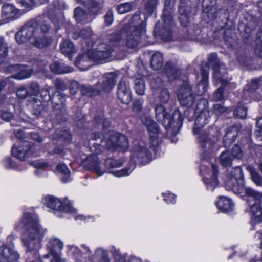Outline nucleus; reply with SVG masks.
<instances>
[{"mask_svg": "<svg viewBox=\"0 0 262 262\" xmlns=\"http://www.w3.org/2000/svg\"><path fill=\"white\" fill-rule=\"evenodd\" d=\"M208 101L205 99H200L193 111L194 113L199 115L196 117L193 127L194 135L200 134L198 137L200 146L205 149L211 143L210 138L206 133L201 132L202 128L208 123L211 119V112L208 108Z\"/></svg>", "mask_w": 262, "mask_h": 262, "instance_id": "f257e3e1", "label": "nucleus"}, {"mask_svg": "<svg viewBox=\"0 0 262 262\" xmlns=\"http://www.w3.org/2000/svg\"><path fill=\"white\" fill-rule=\"evenodd\" d=\"M107 40L104 42H98L96 47L90 50L93 62L103 63L110 61L115 49L123 46L124 43L122 34H111L108 35Z\"/></svg>", "mask_w": 262, "mask_h": 262, "instance_id": "f03ea898", "label": "nucleus"}, {"mask_svg": "<svg viewBox=\"0 0 262 262\" xmlns=\"http://www.w3.org/2000/svg\"><path fill=\"white\" fill-rule=\"evenodd\" d=\"M159 0H144V13L142 19L141 12L137 11L128 23H125L121 29L122 33H145L146 32V21L149 16L155 11Z\"/></svg>", "mask_w": 262, "mask_h": 262, "instance_id": "7ed1b4c3", "label": "nucleus"}, {"mask_svg": "<svg viewBox=\"0 0 262 262\" xmlns=\"http://www.w3.org/2000/svg\"><path fill=\"white\" fill-rule=\"evenodd\" d=\"M155 117L159 122H161L167 133L175 136L179 132L183 124L184 118L178 109H176L172 115L166 111L162 104H157L155 107Z\"/></svg>", "mask_w": 262, "mask_h": 262, "instance_id": "20e7f679", "label": "nucleus"}, {"mask_svg": "<svg viewBox=\"0 0 262 262\" xmlns=\"http://www.w3.org/2000/svg\"><path fill=\"white\" fill-rule=\"evenodd\" d=\"M17 230L24 228L26 237L30 240H42L46 229L39 224L38 218L33 214L25 212L21 221L15 225Z\"/></svg>", "mask_w": 262, "mask_h": 262, "instance_id": "39448f33", "label": "nucleus"}, {"mask_svg": "<svg viewBox=\"0 0 262 262\" xmlns=\"http://www.w3.org/2000/svg\"><path fill=\"white\" fill-rule=\"evenodd\" d=\"M117 133L108 132L105 135L99 133H95L92 136V139L90 143V149L92 152L100 154L104 148L108 150L116 149V142L117 141Z\"/></svg>", "mask_w": 262, "mask_h": 262, "instance_id": "423d86ee", "label": "nucleus"}, {"mask_svg": "<svg viewBox=\"0 0 262 262\" xmlns=\"http://www.w3.org/2000/svg\"><path fill=\"white\" fill-rule=\"evenodd\" d=\"M225 186L227 190L232 191L242 198H244L246 193L251 194L253 193L251 188L244 186V176L239 166L232 169L231 176L225 181Z\"/></svg>", "mask_w": 262, "mask_h": 262, "instance_id": "0eeeda50", "label": "nucleus"}, {"mask_svg": "<svg viewBox=\"0 0 262 262\" xmlns=\"http://www.w3.org/2000/svg\"><path fill=\"white\" fill-rule=\"evenodd\" d=\"M207 66L205 68H208L209 66H211L214 71V77L221 83L224 86L229 85L231 78L226 76L227 72L225 69V64L221 62L217 58L216 53H212L208 55Z\"/></svg>", "mask_w": 262, "mask_h": 262, "instance_id": "6e6552de", "label": "nucleus"}, {"mask_svg": "<svg viewBox=\"0 0 262 262\" xmlns=\"http://www.w3.org/2000/svg\"><path fill=\"white\" fill-rule=\"evenodd\" d=\"M63 246L62 242L58 238L49 240L47 245L49 253L43 256L41 262H66L64 259H60L59 254Z\"/></svg>", "mask_w": 262, "mask_h": 262, "instance_id": "1a4fd4ad", "label": "nucleus"}, {"mask_svg": "<svg viewBox=\"0 0 262 262\" xmlns=\"http://www.w3.org/2000/svg\"><path fill=\"white\" fill-rule=\"evenodd\" d=\"M178 99L181 105L191 107L196 100V95L188 80L183 82L178 92Z\"/></svg>", "mask_w": 262, "mask_h": 262, "instance_id": "9d476101", "label": "nucleus"}, {"mask_svg": "<svg viewBox=\"0 0 262 262\" xmlns=\"http://www.w3.org/2000/svg\"><path fill=\"white\" fill-rule=\"evenodd\" d=\"M176 2V0H165L164 1L162 19L164 22L163 28L168 33H170L175 27L173 18Z\"/></svg>", "mask_w": 262, "mask_h": 262, "instance_id": "9b49d317", "label": "nucleus"}, {"mask_svg": "<svg viewBox=\"0 0 262 262\" xmlns=\"http://www.w3.org/2000/svg\"><path fill=\"white\" fill-rule=\"evenodd\" d=\"M132 157L136 163L145 165L151 161V153L144 143L139 142L134 145Z\"/></svg>", "mask_w": 262, "mask_h": 262, "instance_id": "f8f14e48", "label": "nucleus"}, {"mask_svg": "<svg viewBox=\"0 0 262 262\" xmlns=\"http://www.w3.org/2000/svg\"><path fill=\"white\" fill-rule=\"evenodd\" d=\"M192 6L191 0H180L178 7L179 19L183 27H188L190 23Z\"/></svg>", "mask_w": 262, "mask_h": 262, "instance_id": "ddd939ff", "label": "nucleus"}, {"mask_svg": "<svg viewBox=\"0 0 262 262\" xmlns=\"http://www.w3.org/2000/svg\"><path fill=\"white\" fill-rule=\"evenodd\" d=\"M118 75L117 72H108L103 75L96 83L98 89H100V93L101 92L106 93L110 92L116 84Z\"/></svg>", "mask_w": 262, "mask_h": 262, "instance_id": "4468645a", "label": "nucleus"}, {"mask_svg": "<svg viewBox=\"0 0 262 262\" xmlns=\"http://www.w3.org/2000/svg\"><path fill=\"white\" fill-rule=\"evenodd\" d=\"M123 164L122 160H115L112 158L106 159L104 165L105 168L108 170V172L114 174L116 177H120L129 175L135 168L133 165L132 167H125L120 170H113L112 169L121 166Z\"/></svg>", "mask_w": 262, "mask_h": 262, "instance_id": "2eb2a0df", "label": "nucleus"}, {"mask_svg": "<svg viewBox=\"0 0 262 262\" xmlns=\"http://www.w3.org/2000/svg\"><path fill=\"white\" fill-rule=\"evenodd\" d=\"M45 204L53 210L64 211L65 212L75 213L76 210L73 208L69 202H62L60 199L54 196H48L45 198Z\"/></svg>", "mask_w": 262, "mask_h": 262, "instance_id": "dca6fc26", "label": "nucleus"}, {"mask_svg": "<svg viewBox=\"0 0 262 262\" xmlns=\"http://www.w3.org/2000/svg\"><path fill=\"white\" fill-rule=\"evenodd\" d=\"M34 150V143L27 141H23L21 145L17 147L14 146L12 148L11 152L13 156L24 161L32 155Z\"/></svg>", "mask_w": 262, "mask_h": 262, "instance_id": "f3484780", "label": "nucleus"}, {"mask_svg": "<svg viewBox=\"0 0 262 262\" xmlns=\"http://www.w3.org/2000/svg\"><path fill=\"white\" fill-rule=\"evenodd\" d=\"M93 152V154L88 156L85 159L81 161V165L85 169L94 171L98 176H100L104 173L105 171V170H101L97 156L98 154Z\"/></svg>", "mask_w": 262, "mask_h": 262, "instance_id": "a211bd4d", "label": "nucleus"}, {"mask_svg": "<svg viewBox=\"0 0 262 262\" xmlns=\"http://www.w3.org/2000/svg\"><path fill=\"white\" fill-rule=\"evenodd\" d=\"M117 97L120 101L124 104H128L132 100V93L128 81L121 79L117 86Z\"/></svg>", "mask_w": 262, "mask_h": 262, "instance_id": "6ab92c4d", "label": "nucleus"}, {"mask_svg": "<svg viewBox=\"0 0 262 262\" xmlns=\"http://www.w3.org/2000/svg\"><path fill=\"white\" fill-rule=\"evenodd\" d=\"M143 124L146 126L153 145L158 144V136L160 130L157 123L149 117H144L142 118Z\"/></svg>", "mask_w": 262, "mask_h": 262, "instance_id": "aec40b11", "label": "nucleus"}, {"mask_svg": "<svg viewBox=\"0 0 262 262\" xmlns=\"http://www.w3.org/2000/svg\"><path fill=\"white\" fill-rule=\"evenodd\" d=\"M19 255L12 247L5 244L0 246V262H18Z\"/></svg>", "mask_w": 262, "mask_h": 262, "instance_id": "412c9836", "label": "nucleus"}, {"mask_svg": "<svg viewBox=\"0 0 262 262\" xmlns=\"http://www.w3.org/2000/svg\"><path fill=\"white\" fill-rule=\"evenodd\" d=\"M216 0H203L202 3V11L204 17H206L211 20L216 17L217 6Z\"/></svg>", "mask_w": 262, "mask_h": 262, "instance_id": "4be33fe9", "label": "nucleus"}, {"mask_svg": "<svg viewBox=\"0 0 262 262\" xmlns=\"http://www.w3.org/2000/svg\"><path fill=\"white\" fill-rule=\"evenodd\" d=\"M35 62H36L38 66V68H36L34 67L35 66H34L32 68L27 69L21 66L18 72L12 76V78L18 80L28 78L31 76L35 71L37 72L41 70L43 67L42 61L37 60Z\"/></svg>", "mask_w": 262, "mask_h": 262, "instance_id": "5701e85b", "label": "nucleus"}, {"mask_svg": "<svg viewBox=\"0 0 262 262\" xmlns=\"http://www.w3.org/2000/svg\"><path fill=\"white\" fill-rule=\"evenodd\" d=\"M208 69L202 68L201 70V79L195 87V94L200 96L205 93L208 88Z\"/></svg>", "mask_w": 262, "mask_h": 262, "instance_id": "b1692460", "label": "nucleus"}, {"mask_svg": "<svg viewBox=\"0 0 262 262\" xmlns=\"http://www.w3.org/2000/svg\"><path fill=\"white\" fill-rule=\"evenodd\" d=\"M92 61H93V58L90 55L89 50L87 52L79 54L75 60V64L81 70L85 71L91 67Z\"/></svg>", "mask_w": 262, "mask_h": 262, "instance_id": "393cba45", "label": "nucleus"}, {"mask_svg": "<svg viewBox=\"0 0 262 262\" xmlns=\"http://www.w3.org/2000/svg\"><path fill=\"white\" fill-rule=\"evenodd\" d=\"M23 244L27 248V253L29 256L33 254L35 259L38 258V250L40 248V241L41 240H30L28 237H24L22 239Z\"/></svg>", "mask_w": 262, "mask_h": 262, "instance_id": "a878e982", "label": "nucleus"}, {"mask_svg": "<svg viewBox=\"0 0 262 262\" xmlns=\"http://www.w3.org/2000/svg\"><path fill=\"white\" fill-rule=\"evenodd\" d=\"M239 129L237 125H233L226 128L223 137V143L225 147H229L235 141Z\"/></svg>", "mask_w": 262, "mask_h": 262, "instance_id": "bb28decb", "label": "nucleus"}, {"mask_svg": "<svg viewBox=\"0 0 262 262\" xmlns=\"http://www.w3.org/2000/svg\"><path fill=\"white\" fill-rule=\"evenodd\" d=\"M165 73L169 81L177 79L181 74V69L176 63L167 61L164 66Z\"/></svg>", "mask_w": 262, "mask_h": 262, "instance_id": "cd10ccee", "label": "nucleus"}, {"mask_svg": "<svg viewBox=\"0 0 262 262\" xmlns=\"http://www.w3.org/2000/svg\"><path fill=\"white\" fill-rule=\"evenodd\" d=\"M30 39L31 40V43L38 48L48 47L52 41L50 37L44 35L43 34L38 36L33 34L32 38Z\"/></svg>", "mask_w": 262, "mask_h": 262, "instance_id": "c85d7f7f", "label": "nucleus"}, {"mask_svg": "<svg viewBox=\"0 0 262 262\" xmlns=\"http://www.w3.org/2000/svg\"><path fill=\"white\" fill-rule=\"evenodd\" d=\"M18 11L14 6L6 4L3 6L2 10V18L4 20H12L16 18Z\"/></svg>", "mask_w": 262, "mask_h": 262, "instance_id": "c756f323", "label": "nucleus"}, {"mask_svg": "<svg viewBox=\"0 0 262 262\" xmlns=\"http://www.w3.org/2000/svg\"><path fill=\"white\" fill-rule=\"evenodd\" d=\"M126 46L130 49H134L137 47L140 43H142V36L141 34H127L125 41Z\"/></svg>", "mask_w": 262, "mask_h": 262, "instance_id": "7c9ffc66", "label": "nucleus"}, {"mask_svg": "<svg viewBox=\"0 0 262 262\" xmlns=\"http://www.w3.org/2000/svg\"><path fill=\"white\" fill-rule=\"evenodd\" d=\"M50 101L52 102L53 110L61 108H66L65 104L66 98L59 92H55L52 94Z\"/></svg>", "mask_w": 262, "mask_h": 262, "instance_id": "2f4dec72", "label": "nucleus"}, {"mask_svg": "<svg viewBox=\"0 0 262 262\" xmlns=\"http://www.w3.org/2000/svg\"><path fill=\"white\" fill-rule=\"evenodd\" d=\"M51 71L56 74H61L71 73L73 71V68L66 66L64 63L55 61L50 66Z\"/></svg>", "mask_w": 262, "mask_h": 262, "instance_id": "473e14b6", "label": "nucleus"}, {"mask_svg": "<svg viewBox=\"0 0 262 262\" xmlns=\"http://www.w3.org/2000/svg\"><path fill=\"white\" fill-rule=\"evenodd\" d=\"M216 206L221 211L227 213L233 210L234 204L230 199L221 196L216 203Z\"/></svg>", "mask_w": 262, "mask_h": 262, "instance_id": "72a5a7b5", "label": "nucleus"}, {"mask_svg": "<svg viewBox=\"0 0 262 262\" xmlns=\"http://www.w3.org/2000/svg\"><path fill=\"white\" fill-rule=\"evenodd\" d=\"M80 93L82 96L92 97L100 94V89L97 84L94 85H82L79 88Z\"/></svg>", "mask_w": 262, "mask_h": 262, "instance_id": "f704fd0d", "label": "nucleus"}, {"mask_svg": "<svg viewBox=\"0 0 262 262\" xmlns=\"http://www.w3.org/2000/svg\"><path fill=\"white\" fill-rule=\"evenodd\" d=\"M39 31L38 21L37 19H32L24 24L17 33H35Z\"/></svg>", "mask_w": 262, "mask_h": 262, "instance_id": "c9c22d12", "label": "nucleus"}, {"mask_svg": "<svg viewBox=\"0 0 262 262\" xmlns=\"http://www.w3.org/2000/svg\"><path fill=\"white\" fill-rule=\"evenodd\" d=\"M159 42L182 41V34H160L158 35Z\"/></svg>", "mask_w": 262, "mask_h": 262, "instance_id": "e433bc0d", "label": "nucleus"}, {"mask_svg": "<svg viewBox=\"0 0 262 262\" xmlns=\"http://www.w3.org/2000/svg\"><path fill=\"white\" fill-rule=\"evenodd\" d=\"M233 158L231 155L230 151L225 150L219 156V161L221 165L224 167H230L232 165Z\"/></svg>", "mask_w": 262, "mask_h": 262, "instance_id": "4c0bfd02", "label": "nucleus"}, {"mask_svg": "<svg viewBox=\"0 0 262 262\" xmlns=\"http://www.w3.org/2000/svg\"><path fill=\"white\" fill-rule=\"evenodd\" d=\"M93 121L95 125H101L103 130L110 127L111 124L110 119L104 118L103 113L95 115Z\"/></svg>", "mask_w": 262, "mask_h": 262, "instance_id": "58836bf2", "label": "nucleus"}, {"mask_svg": "<svg viewBox=\"0 0 262 262\" xmlns=\"http://www.w3.org/2000/svg\"><path fill=\"white\" fill-rule=\"evenodd\" d=\"M74 17L78 23H86L88 22L89 16L90 14L89 12L86 13L80 7H77L74 9Z\"/></svg>", "mask_w": 262, "mask_h": 262, "instance_id": "ea45409f", "label": "nucleus"}, {"mask_svg": "<svg viewBox=\"0 0 262 262\" xmlns=\"http://www.w3.org/2000/svg\"><path fill=\"white\" fill-rule=\"evenodd\" d=\"M60 50L62 54L71 59V55L74 52V47L73 43L69 40H65L60 45Z\"/></svg>", "mask_w": 262, "mask_h": 262, "instance_id": "a19ab883", "label": "nucleus"}, {"mask_svg": "<svg viewBox=\"0 0 262 262\" xmlns=\"http://www.w3.org/2000/svg\"><path fill=\"white\" fill-rule=\"evenodd\" d=\"M90 14H95L100 9V3L96 0H84L82 4Z\"/></svg>", "mask_w": 262, "mask_h": 262, "instance_id": "79ce46f5", "label": "nucleus"}, {"mask_svg": "<svg viewBox=\"0 0 262 262\" xmlns=\"http://www.w3.org/2000/svg\"><path fill=\"white\" fill-rule=\"evenodd\" d=\"M163 58L162 53L157 52L152 56L150 59V64L152 68L157 70L160 69L163 66Z\"/></svg>", "mask_w": 262, "mask_h": 262, "instance_id": "37998d69", "label": "nucleus"}, {"mask_svg": "<svg viewBox=\"0 0 262 262\" xmlns=\"http://www.w3.org/2000/svg\"><path fill=\"white\" fill-rule=\"evenodd\" d=\"M107 252L102 249L96 250L92 262H110Z\"/></svg>", "mask_w": 262, "mask_h": 262, "instance_id": "c03bdc74", "label": "nucleus"}, {"mask_svg": "<svg viewBox=\"0 0 262 262\" xmlns=\"http://www.w3.org/2000/svg\"><path fill=\"white\" fill-rule=\"evenodd\" d=\"M53 112L55 116V121L57 123L60 124L68 120V114L66 108L54 110Z\"/></svg>", "mask_w": 262, "mask_h": 262, "instance_id": "a18cd8bd", "label": "nucleus"}, {"mask_svg": "<svg viewBox=\"0 0 262 262\" xmlns=\"http://www.w3.org/2000/svg\"><path fill=\"white\" fill-rule=\"evenodd\" d=\"M251 211L252 213L253 221L255 223H260L262 221V210L257 203L251 205Z\"/></svg>", "mask_w": 262, "mask_h": 262, "instance_id": "49530a36", "label": "nucleus"}, {"mask_svg": "<svg viewBox=\"0 0 262 262\" xmlns=\"http://www.w3.org/2000/svg\"><path fill=\"white\" fill-rule=\"evenodd\" d=\"M134 89L138 95H144L145 91V82L143 78H137L134 80Z\"/></svg>", "mask_w": 262, "mask_h": 262, "instance_id": "de8ad7c7", "label": "nucleus"}, {"mask_svg": "<svg viewBox=\"0 0 262 262\" xmlns=\"http://www.w3.org/2000/svg\"><path fill=\"white\" fill-rule=\"evenodd\" d=\"M247 169L250 172L253 182L257 186H261L262 177L254 167L251 165H248L247 167Z\"/></svg>", "mask_w": 262, "mask_h": 262, "instance_id": "09e8293b", "label": "nucleus"}, {"mask_svg": "<svg viewBox=\"0 0 262 262\" xmlns=\"http://www.w3.org/2000/svg\"><path fill=\"white\" fill-rule=\"evenodd\" d=\"M252 191L253 193L251 194L246 193L244 198H243V199L246 200L248 202L250 199H252L254 201H255V203H257V204L262 210V193H259L252 189Z\"/></svg>", "mask_w": 262, "mask_h": 262, "instance_id": "8fccbe9b", "label": "nucleus"}, {"mask_svg": "<svg viewBox=\"0 0 262 262\" xmlns=\"http://www.w3.org/2000/svg\"><path fill=\"white\" fill-rule=\"evenodd\" d=\"M128 142L127 137L121 134H117V141L116 142V148H120L123 151L128 149Z\"/></svg>", "mask_w": 262, "mask_h": 262, "instance_id": "3c124183", "label": "nucleus"}, {"mask_svg": "<svg viewBox=\"0 0 262 262\" xmlns=\"http://www.w3.org/2000/svg\"><path fill=\"white\" fill-rule=\"evenodd\" d=\"M31 105L32 113L36 116L40 115L44 108L42 102L37 98H34L31 102Z\"/></svg>", "mask_w": 262, "mask_h": 262, "instance_id": "603ef678", "label": "nucleus"}, {"mask_svg": "<svg viewBox=\"0 0 262 262\" xmlns=\"http://www.w3.org/2000/svg\"><path fill=\"white\" fill-rule=\"evenodd\" d=\"M159 35L160 34H141L142 36V43L152 45L159 42Z\"/></svg>", "mask_w": 262, "mask_h": 262, "instance_id": "864d4df0", "label": "nucleus"}, {"mask_svg": "<svg viewBox=\"0 0 262 262\" xmlns=\"http://www.w3.org/2000/svg\"><path fill=\"white\" fill-rule=\"evenodd\" d=\"M236 34H223V39L228 48H233L236 44Z\"/></svg>", "mask_w": 262, "mask_h": 262, "instance_id": "5fc2aeb1", "label": "nucleus"}, {"mask_svg": "<svg viewBox=\"0 0 262 262\" xmlns=\"http://www.w3.org/2000/svg\"><path fill=\"white\" fill-rule=\"evenodd\" d=\"M50 21L43 20L38 23L39 30L41 33H48L54 31L53 27Z\"/></svg>", "mask_w": 262, "mask_h": 262, "instance_id": "6e6d98bb", "label": "nucleus"}, {"mask_svg": "<svg viewBox=\"0 0 262 262\" xmlns=\"http://www.w3.org/2000/svg\"><path fill=\"white\" fill-rule=\"evenodd\" d=\"M70 252L71 255L74 257L76 262H81L82 261V250L76 247L72 246L70 248Z\"/></svg>", "mask_w": 262, "mask_h": 262, "instance_id": "4d7b16f0", "label": "nucleus"}, {"mask_svg": "<svg viewBox=\"0 0 262 262\" xmlns=\"http://www.w3.org/2000/svg\"><path fill=\"white\" fill-rule=\"evenodd\" d=\"M247 108L243 106L237 107L234 111L233 115L235 118L244 119L247 115Z\"/></svg>", "mask_w": 262, "mask_h": 262, "instance_id": "13d9d810", "label": "nucleus"}, {"mask_svg": "<svg viewBox=\"0 0 262 262\" xmlns=\"http://www.w3.org/2000/svg\"><path fill=\"white\" fill-rule=\"evenodd\" d=\"M33 34H15V39L18 43H25L29 42L31 43V39Z\"/></svg>", "mask_w": 262, "mask_h": 262, "instance_id": "bf43d9fd", "label": "nucleus"}, {"mask_svg": "<svg viewBox=\"0 0 262 262\" xmlns=\"http://www.w3.org/2000/svg\"><path fill=\"white\" fill-rule=\"evenodd\" d=\"M259 79H254L251 80V82L248 84L245 88V90L252 93L255 92L259 87Z\"/></svg>", "mask_w": 262, "mask_h": 262, "instance_id": "052dcab7", "label": "nucleus"}, {"mask_svg": "<svg viewBox=\"0 0 262 262\" xmlns=\"http://www.w3.org/2000/svg\"><path fill=\"white\" fill-rule=\"evenodd\" d=\"M256 129L254 135L258 141H262V117H259L256 121Z\"/></svg>", "mask_w": 262, "mask_h": 262, "instance_id": "680f3d73", "label": "nucleus"}, {"mask_svg": "<svg viewBox=\"0 0 262 262\" xmlns=\"http://www.w3.org/2000/svg\"><path fill=\"white\" fill-rule=\"evenodd\" d=\"M222 86L219 87L214 92V100L215 101H221L224 100V88L226 86L223 85L222 83Z\"/></svg>", "mask_w": 262, "mask_h": 262, "instance_id": "e2e57ef3", "label": "nucleus"}, {"mask_svg": "<svg viewBox=\"0 0 262 262\" xmlns=\"http://www.w3.org/2000/svg\"><path fill=\"white\" fill-rule=\"evenodd\" d=\"M233 158L241 159L243 157V151L239 145L235 144L230 151Z\"/></svg>", "mask_w": 262, "mask_h": 262, "instance_id": "0e129e2a", "label": "nucleus"}, {"mask_svg": "<svg viewBox=\"0 0 262 262\" xmlns=\"http://www.w3.org/2000/svg\"><path fill=\"white\" fill-rule=\"evenodd\" d=\"M132 8V3H125L119 5L117 6V11L120 14H124L131 11Z\"/></svg>", "mask_w": 262, "mask_h": 262, "instance_id": "69168bd1", "label": "nucleus"}, {"mask_svg": "<svg viewBox=\"0 0 262 262\" xmlns=\"http://www.w3.org/2000/svg\"><path fill=\"white\" fill-rule=\"evenodd\" d=\"M204 180L207 189L211 191H213L215 187L218 185V181L217 179L204 178Z\"/></svg>", "mask_w": 262, "mask_h": 262, "instance_id": "338daca9", "label": "nucleus"}, {"mask_svg": "<svg viewBox=\"0 0 262 262\" xmlns=\"http://www.w3.org/2000/svg\"><path fill=\"white\" fill-rule=\"evenodd\" d=\"M255 52L257 56L262 58V34L257 37L256 40Z\"/></svg>", "mask_w": 262, "mask_h": 262, "instance_id": "774afa93", "label": "nucleus"}]
</instances>
